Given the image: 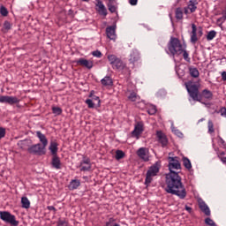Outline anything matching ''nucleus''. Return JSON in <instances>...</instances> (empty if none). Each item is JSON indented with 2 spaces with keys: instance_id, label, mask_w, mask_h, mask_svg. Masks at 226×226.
I'll return each instance as SVG.
<instances>
[{
  "instance_id": "nucleus-5",
  "label": "nucleus",
  "mask_w": 226,
  "mask_h": 226,
  "mask_svg": "<svg viewBox=\"0 0 226 226\" xmlns=\"http://www.w3.org/2000/svg\"><path fill=\"white\" fill-rule=\"evenodd\" d=\"M107 57L113 70H123V68H124V64H123V60L117 57V56L109 54Z\"/></svg>"
},
{
  "instance_id": "nucleus-13",
  "label": "nucleus",
  "mask_w": 226,
  "mask_h": 226,
  "mask_svg": "<svg viewBox=\"0 0 226 226\" xmlns=\"http://www.w3.org/2000/svg\"><path fill=\"white\" fill-rule=\"evenodd\" d=\"M80 171L87 172L91 170V159L89 157L83 156L82 161L79 163Z\"/></svg>"
},
{
  "instance_id": "nucleus-35",
  "label": "nucleus",
  "mask_w": 226,
  "mask_h": 226,
  "mask_svg": "<svg viewBox=\"0 0 226 226\" xmlns=\"http://www.w3.org/2000/svg\"><path fill=\"white\" fill-rule=\"evenodd\" d=\"M115 158L116 160H122V158H124V152L122 150H117Z\"/></svg>"
},
{
  "instance_id": "nucleus-27",
  "label": "nucleus",
  "mask_w": 226,
  "mask_h": 226,
  "mask_svg": "<svg viewBox=\"0 0 226 226\" xmlns=\"http://www.w3.org/2000/svg\"><path fill=\"white\" fill-rule=\"evenodd\" d=\"M115 3H116V1H110V0H109V3H108V4H107L108 10H109L111 13H116V11H117V7H116V5H114Z\"/></svg>"
},
{
  "instance_id": "nucleus-38",
  "label": "nucleus",
  "mask_w": 226,
  "mask_h": 226,
  "mask_svg": "<svg viewBox=\"0 0 226 226\" xmlns=\"http://www.w3.org/2000/svg\"><path fill=\"white\" fill-rule=\"evenodd\" d=\"M172 132L177 135V137H178L179 139H183L184 134L183 132H181V131H179V129L173 128Z\"/></svg>"
},
{
  "instance_id": "nucleus-17",
  "label": "nucleus",
  "mask_w": 226,
  "mask_h": 226,
  "mask_svg": "<svg viewBox=\"0 0 226 226\" xmlns=\"http://www.w3.org/2000/svg\"><path fill=\"white\" fill-rule=\"evenodd\" d=\"M106 34L109 40L116 41L117 35L116 34V26H110L106 28Z\"/></svg>"
},
{
  "instance_id": "nucleus-48",
  "label": "nucleus",
  "mask_w": 226,
  "mask_h": 226,
  "mask_svg": "<svg viewBox=\"0 0 226 226\" xmlns=\"http://www.w3.org/2000/svg\"><path fill=\"white\" fill-rule=\"evenodd\" d=\"M89 98H92V100H94V101L98 102V103H100V97H98V96H96V95H94V96H93V93H91V94H89Z\"/></svg>"
},
{
  "instance_id": "nucleus-49",
  "label": "nucleus",
  "mask_w": 226,
  "mask_h": 226,
  "mask_svg": "<svg viewBox=\"0 0 226 226\" xmlns=\"http://www.w3.org/2000/svg\"><path fill=\"white\" fill-rule=\"evenodd\" d=\"M220 114H221V116H222V117H225L226 118V108H222L221 109H220Z\"/></svg>"
},
{
  "instance_id": "nucleus-31",
  "label": "nucleus",
  "mask_w": 226,
  "mask_h": 226,
  "mask_svg": "<svg viewBox=\"0 0 226 226\" xmlns=\"http://www.w3.org/2000/svg\"><path fill=\"white\" fill-rule=\"evenodd\" d=\"M215 38H216V31L211 30L210 32L207 33V41H211L212 40H215Z\"/></svg>"
},
{
  "instance_id": "nucleus-8",
  "label": "nucleus",
  "mask_w": 226,
  "mask_h": 226,
  "mask_svg": "<svg viewBox=\"0 0 226 226\" xmlns=\"http://www.w3.org/2000/svg\"><path fill=\"white\" fill-rule=\"evenodd\" d=\"M0 218L5 223H10L11 225L17 226L19 225V221H17L14 215L8 211H0Z\"/></svg>"
},
{
  "instance_id": "nucleus-20",
  "label": "nucleus",
  "mask_w": 226,
  "mask_h": 226,
  "mask_svg": "<svg viewBox=\"0 0 226 226\" xmlns=\"http://www.w3.org/2000/svg\"><path fill=\"white\" fill-rule=\"evenodd\" d=\"M35 133L37 139H39V141L41 142V145L47 147V146H49V139H47V136H45V134H43L41 131H37Z\"/></svg>"
},
{
  "instance_id": "nucleus-52",
  "label": "nucleus",
  "mask_w": 226,
  "mask_h": 226,
  "mask_svg": "<svg viewBox=\"0 0 226 226\" xmlns=\"http://www.w3.org/2000/svg\"><path fill=\"white\" fill-rule=\"evenodd\" d=\"M47 209H48L49 211H54V213H56V211H57V209H56V208L54 207V206H48V207H47Z\"/></svg>"
},
{
  "instance_id": "nucleus-21",
  "label": "nucleus",
  "mask_w": 226,
  "mask_h": 226,
  "mask_svg": "<svg viewBox=\"0 0 226 226\" xmlns=\"http://www.w3.org/2000/svg\"><path fill=\"white\" fill-rule=\"evenodd\" d=\"M101 84L104 87H110L114 86V81L110 76H105L103 79H101Z\"/></svg>"
},
{
  "instance_id": "nucleus-32",
  "label": "nucleus",
  "mask_w": 226,
  "mask_h": 226,
  "mask_svg": "<svg viewBox=\"0 0 226 226\" xmlns=\"http://www.w3.org/2000/svg\"><path fill=\"white\" fill-rule=\"evenodd\" d=\"M156 106L154 105H150L147 109V113L150 115V116H154V114H156Z\"/></svg>"
},
{
  "instance_id": "nucleus-43",
  "label": "nucleus",
  "mask_w": 226,
  "mask_h": 226,
  "mask_svg": "<svg viewBox=\"0 0 226 226\" xmlns=\"http://www.w3.org/2000/svg\"><path fill=\"white\" fill-rule=\"evenodd\" d=\"M19 147L21 149H26V146H27V141L26 140H21L18 143Z\"/></svg>"
},
{
  "instance_id": "nucleus-9",
  "label": "nucleus",
  "mask_w": 226,
  "mask_h": 226,
  "mask_svg": "<svg viewBox=\"0 0 226 226\" xmlns=\"http://www.w3.org/2000/svg\"><path fill=\"white\" fill-rule=\"evenodd\" d=\"M0 103H6L7 105H19L20 99L17 96L0 95Z\"/></svg>"
},
{
  "instance_id": "nucleus-22",
  "label": "nucleus",
  "mask_w": 226,
  "mask_h": 226,
  "mask_svg": "<svg viewBox=\"0 0 226 226\" xmlns=\"http://www.w3.org/2000/svg\"><path fill=\"white\" fill-rule=\"evenodd\" d=\"M200 209L207 215L211 216V210L209 209V207H207V204L204 201L199 202Z\"/></svg>"
},
{
  "instance_id": "nucleus-56",
  "label": "nucleus",
  "mask_w": 226,
  "mask_h": 226,
  "mask_svg": "<svg viewBox=\"0 0 226 226\" xmlns=\"http://www.w3.org/2000/svg\"><path fill=\"white\" fill-rule=\"evenodd\" d=\"M222 163H226V157H220Z\"/></svg>"
},
{
  "instance_id": "nucleus-25",
  "label": "nucleus",
  "mask_w": 226,
  "mask_h": 226,
  "mask_svg": "<svg viewBox=\"0 0 226 226\" xmlns=\"http://www.w3.org/2000/svg\"><path fill=\"white\" fill-rule=\"evenodd\" d=\"M21 207L23 209H29L31 207V201H29V199L26 196L21 198Z\"/></svg>"
},
{
  "instance_id": "nucleus-18",
  "label": "nucleus",
  "mask_w": 226,
  "mask_h": 226,
  "mask_svg": "<svg viewBox=\"0 0 226 226\" xmlns=\"http://www.w3.org/2000/svg\"><path fill=\"white\" fill-rule=\"evenodd\" d=\"M51 166L56 170H61L63 169V164L61 163V159L58 155H53L51 159Z\"/></svg>"
},
{
  "instance_id": "nucleus-51",
  "label": "nucleus",
  "mask_w": 226,
  "mask_h": 226,
  "mask_svg": "<svg viewBox=\"0 0 226 226\" xmlns=\"http://www.w3.org/2000/svg\"><path fill=\"white\" fill-rule=\"evenodd\" d=\"M137 3H139V0H129V4L132 6H137Z\"/></svg>"
},
{
  "instance_id": "nucleus-11",
  "label": "nucleus",
  "mask_w": 226,
  "mask_h": 226,
  "mask_svg": "<svg viewBox=\"0 0 226 226\" xmlns=\"http://www.w3.org/2000/svg\"><path fill=\"white\" fill-rule=\"evenodd\" d=\"M142 133H144V123L138 122L134 126V130L131 132V135L133 137V139L139 140Z\"/></svg>"
},
{
  "instance_id": "nucleus-14",
  "label": "nucleus",
  "mask_w": 226,
  "mask_h": 226,
  "mask_svg": "<svg viewBox=\"0 0 226 226\" xmlns=\"http://www.w3.org/2000/svg\"><path fill=\"white\" fill-rule=\"evenodd\" d=\"M197 4H199L197 0H190L187 6L184 8L185 14L194 13L197 10Z\"/></svg>"
},
{
  "instance_id": "nucleus-1",
  "label": "nucleus",
  "mask_w": 226,
  "mask_h": 226,
  "mask_svg": "<svg viewBox=\"0 0 226 226\" xmlns=\"http://www.w3.org/2000/svg\"><path fill=\"white\" fill-rule=\"evenodd\" d=\"M181 170V163L179 157H169V170L170 173L166 175V187L165 192L171 195H177L181 200L186 199V188L181 181L179 173L174 170Z\"/></svg>"
},
{
  "instance_id": "nucleus-36",
  "label": "nucleus",
  "mask_w": 226,
  "mask_h": 226,
  "mask_svg": "<svg viewBox=\"0 0 226 226\" xmlns=\"http://www.w3.org/2000/svg\"><path fill=\"white\" fill-rule=\"evenodd\" d=\"M182 54L185 61H186L187 63H190L192 61V59L190 58V54H188V51H186L185 49H183Z\"/></svg>"
},
{
  "instance_id": "nucleus-12",
  "label": "nucleus",
  "mask_w": 226,
  "mask_h": 226,
  "mask_svg": "<svg viewBox=\"0 0 226 226\" xmlns=\"http://www.w3.org/2000/svg\"><path fill=\"white\" fill-rule=\"evenodd\" d=\"M136 154L139 160H142V162H149V148L144 147H139L137 150Z\"/></svg>"
},
{
  "instance_id": "nucleus-4",
  "label": "nucleus",
  "mask_w": 226,
  "mask_h": 226,
  "mask_svg": "<svg viewBox=\"0 0 226 226\" xmlns=\"http://www.w3.org/2000/svg\"><path fill=\"white\" fill-rule=\"evenodd\" d=\"M158 172H160V164H158V162H155L154 165L149 167L145 179V185H147V186L151 185L153 182V177L158 176Z\"/></svg>"
},
{
  "instance_id": "nucleus-15",
  "label": "nucleus",
  "mask_w": 226,
  "mask_h": 226,
  "mask_svg": "<svg viewBox=\"0 0 226 226\" xmlns=\"http://www.w3.org/2000/svg\"><path fill=\"white\" fill-rule=\"evenodd\" d=\"M156 137L158 139V142L162 144V147H166L167 144H169V139H167V135L163 133L162 131L156 132Z\"/></svg>"
},
{
  "instance_id": "nucleus-37",
  "label": "nucleus",
  "mask_w": 226,
  "mask_h": 226,
  "mask_svg": "<svg viewBox=\"0 0 226 226\" xmlns=\"http://www.w3.org/2000/svg\"><path fill=\"white\" fill-rule=\"evenodd\" d=\"M0 14L2 15V17H8V9L2 5L0 7Z\"/></svg>"
},
{
  "instance_id": "nucleus-6",
  "label": "nucleus",
  "mask_w": 226,
  "mask_h": 226,
  "mask_svg": "<svg viewBox=\"0 0 226 226\" xmlns=\"http://www.w3.org/2000/svg\"><path fill=\"white\" fill-rule=\"evenodd\" d=\"M28 153L30 154H37L38 156H43L47 153V147L41 145V143H37L30 146L27 148Z\"/></svg>"
},
{
  "instance_id": "nucleus-7",
  "label": "nucleus",
  "mask_w": 226,
  "mask_h": 226,
  "mask_svg": "<svg viewBox=\"0 0 226 226\" xmlns=\"http://www.w3.org/2000/svg\"><path fill=\"white\" fill-rule=\"evenodd\" d=\"M192 32H191V43L195 45L197 41H199V38H202V34H204V32L202 30V27L197 28V26L195 24H192Z\"/></svg>"
},
{
  "instance_id": "nucleus-33",
  "label": "nucleus",
  "mask_w": 226,
  "mask_h": 226,
  "mask_svg": "<svg viewBox=\"0 0 226 226\" xmlns=\"http://www.w3.org/2000/svg\"><path fill=\"white\" fill-rule=\"evenodd\" d=\"M52 112L55 114V116H61L63 114V109L59 107H53Z\"/></svg>"
},
{
  "instance_id": "nucleus-3",
  "label": "nucleus",
  "mask_w": 226,
  "mask_h": 226,
  "mask_svg": "<svg viewBox=\"0 0 226 226\" xmlns=\"http://www.w3.org/2000/svg\"><path fill=\"white\" fill-rule=\"evenodd\" d=\"M184 49H186V46H184L179 39L176 37H171L168 43V50L171 56H181Z\"/></svg>"
},
{
  "instance_id": "nucleus-16",
  "label": "nucleus",
  "mask_w": 226,
  "mask_h": 226,
  "mask_svg": "<svg viewBox=\"0 0 226 226\" xmlns=\"http://www.w3.org/2000/svg\"><path fill=\"white\" fill-rule=\"evenodd\" d=\"M76 64L79 66H84L85 68H87V70H91L94 66V63L91 60H87L86 58H79L76 61Z\"/></svg>"
},
{
  "instance_id": "nucleus-28",
  "label": "nucleus",
  "mask_w": 226,
  "mask_h": 226,
  "mask_svg": "<svg viewBox=\"0 0 226 226\" xmlns=\"http://www.w3.org/2000/svg\"><path fill=\"white\" fill-rule=\"evenodd\" d=\"M128 100H130V102H140V96H139L137 93L132 92L128 96Z\"/></svg>"
},
{
  "instance_id": "nucleus-2",
  "label": "nucleus",
  "mask_w": 226,
  "mask_h": 226,
  "mask_svg": "<svg viewBox=\"0 0 226 226\" xmlns=\"http://www.w3.org/2000/svg\"><path fill=\"white\" fill-rule=\"evenodd\" d=\"M185 86L189 93V96L193 100V102H199L202 103V99L205 100H213V92L208 89H204L201 92V94L199 95V87L193 81H187L185 83Z\"/></svg>"
},
{
  "instance_id": "nucleus-24",
  "label": "nucleus",
  "mask_w": 226,
  "mask_h": 226,
  "mask_svg": "<svg viewBox=\"0 0 226 226\" xmlns=\"http://www.w3.org/2000/svg\"><path fill=\"white\" fill-rule=\"evenodd\" d=\"M189 75H191V77H192L193 79H199V77L200 76V72H199V69H197V67L190 66Z\"/></svg>"
},
{
  "instance_id": "nucleus-26",
  "label": "nucleus",
  "mask_w": 226,
  "mask_h": 226,
  "mask_svg": "<svg viewBox=\"0 0 226 226\" xmlns=\"http://www.w3.org/2000/svg\"><path fill=\"white\" fill-rule=\"evenodd\" d=\"M80 186V180L74 179L70 182L69 190H77Z\"/></svg>"
},
{
  "instance_id": "nucleus-40",
  "label": "nucleus",
  "mask_w": 226,
  "mask_h": 226,
  "mask_svg": "<svg viewBox=\"0 0 226 226\" xmlns=\"http://www.w3.org/2000/svg\"><path fill=\"white\" fill-rule=\"evenodd\" d=\"M167 95V92L163 89L162 90H159L157 93H156V96L157 98H163L164 96Z\"/></svg>"
},
{
  "instance_id": "nucleus-41",
  "label": "nucleus",
  "mask_w": 226,
  "mask_h": 226,
  "mask_svg": "<svg viewBox=\"0 0 226 226\" xmlns=\"http://www.w3.org/2000/svg\"><path fill=\"white\" fill-rule=\"evenodd\" d=\"M85 103L88 106V109H94V103L93 102V100L91 99H87L85 101Z\"/></svg>"
},
{
  "instance_id": "nucleus-53",
  "label": "nucleus",
  "mask_w": 226,
  "mask_h": 226,
  "mask_svg": "<svg viewBox=\"0 0 226 226\" xmlns=\"http://www.w3.org/2000/svg\"><path fill=\"white\" fill-rule=\"evenodd\" d=\"M221 76H222V79L225 81L226 80V72H222Z\"/></svg>"
},
{
  "instance_id": "nucleus-50",
  "label": "nucleus",
  "mask_w": 226,
  "mask_h": 226,
  "mask_svg": "<svg viewBox=\"0 0 226 226\" xmlns=\"http://www.w3.org/2000/svg\"><path fill=\"white\" fill-rule=\"evenodd\" d=\"M114 222H116V219L114 218H109L108 222H106L105 225L106 226H110L111 223H114Z\"/></svg>"
},
{
  "instance_id": "nucleus-19",
  "label": "nucleus",
  "mask_w": 226,
  "mask_h": 226,
  "mask_svg": "<svg viewBox=\"0 0 226 226\" xmlns=\"http://www.w3.org/2000/svg\"><path fill=\"white\" fill-rule=\"evenodd\" d=\"M96 11H98L99 15H102L103 17H107V8L105 4H103L102 1H98L96 4Z\"/></svg>"
},
{
  "instance_id": "nucleus-39",
  "label": "nucleus",
  "mask_w": 226,
  "mask_h": 226,
  "mask_svg": "<svg viewBox=\"0 0 226 226\" xmlns=\"http://www.w3.org/2000/svg\"><path fill=\"white\" fill-rule=\"evenodd\" d=\"M205 223L208 226H216V223L215 222V221H213V219L209 217L205 219Z\"/></svg>"
},
{
  "instance_id": "nucleus-45",
  "label": "nucleus",
  "mask_w": 226,
  "mask_h": 226,
  "mask_svg": "<svg viewBox=\"0 0 226 226\" xmlns=\"http://www.w3.org/2000/svg\"><path fill=\"white\" fill-rule=\"evenodd\" d=\"M6 135V129L0 127V139H4Z\"/></svg>"
},
{
  "instance_id": "nucleus-44",
  "label": "nucleus",
  "mask_w": 226,
  "mask_h": 226,
  "mask_svg": "<svg viewBox=\"0 0 226 226\" xmlns=\"http://www.w3.org/2000/svg\"><path fill=\"white\" fill-rule=\"evenodd\" d=\"M92 56H94V57H102V51L100 50H94L92 52Z\"/></svg>"
},
{
  "instance_id": "nucleus-34",
  "label": "nucleus",
  "mask_w": 226,
  "mask_h": 226,
  "mask_svg": "<svg viewBox=\"0 0 226 226\" xmlns=\"http://www.w3.org/2000/svg\"><path fill=\"white\" fill-rule=\"evenodd\" d=\"M208 133H215V124L212 120H208L207 123Z\"/></svg>"
},
{
  "instance_id": "nucleus-47",
  "label": "nucleus",
  "mask_w": 226,
  "mask_h": 226,
  "mask_svg": "<svg viewBox=\"0 0 226 226\" xmlns=\"http://www.w3.org/2000/svg\"><path fill=\"white\" fill-rule=\"evenodd\" d=\"M4 29H6L8 31V30L11 29V24H10L9 21H4Z\"/></svg>"
},
{
  "instance_id": "nucleus-57",
  "label": "nucleus",
  "mask_w": 226,
  "mask_h": 226,
  "mask_svg": "<svg viewBox=\"0 0 226 226\" xmlns=\"http://www.w3.org/2000/svg\"><path fill=\"white\" fill-rule=\"evenodd\" d=\"M225 154V152H221V153H219V158H221V156H223Z\"/></svg>"
},
{
  "instance_id": "nucleus-29",
  "label": "nucleus",
  "mask_w": 226,
  "mask_h": 226,
  "mask_svg": "<svg viewBox=\"0 0 226 226\" xmlns=\"http://www.w3.org/2000/svg\"><path fill=\"white\" fill-rule=\"evenodd\" d=\"M175 17L177 20H183V9L181 7L176 9Z\"/></svg>"
},
{
  "instance_id": "nucleus-46",
  "label": "nucleus",
  "mask_w": 226,
  "mask_h": 226,
  "mask_svg": "<svg viewBox=\"0 0 226 226\" xmlns=\"http://www.w3.org/2000/svg\"><path fill=\"white\" fill-rule=\"evenodd\" d=\"M217 142L219 146H222V147H226L225 140H223L222 137H219Z\"/></svg>"
},
{
  "instance_id": "nucleus-10",
  "label": "nucleus",
  "mask_w": 226,
  "mask_h": 226,
  "mask_svg": "<svg viewBox=\"0 0 226 226\" xmlns=\"http://www.w3.org/2000/svg\"><path fill=\"white\" fill-rule=\"evenodd\" d=\"M141 61L140 52L138 49H132L129 56V63L134 66H139V64Z\"/></svg>"
},
{
  "instance_id": "nucleus-58",
  "label": "nucleus",
  "mask_w": 226,
  "mask_h": 226,
  "mask_svg": "<svg viewBox=\"0 0 226 226\" xmlns=\"http://www.w3.org/2000/svg\"><path fill=\"white\" fill-rule=\"evenodd\" d=\"M83 1H89V0H83Z\"/></svg>"
},
{
  "instance_id": "nucleus-42",
  "label": "nucleus",
  "mask_w": 226,
  "mask_h": 226,
  "mask_svg": "<svg viewBox=\"0 0 226 226\" xmlns=\"http://www.w3.org/2000/svg\"><path fill=\"white\" fill-rule=\"evenodd\" d=\"M56 226H68V222L59 219L56 222Z\"/></svg>"
},
{
  "instance_id": "nucleus-23",
  "label": "nucleus",
  "mask_w": 226,
  "mask_h": 226,
  "mask_svg": "<svg viewBox=\"0 0 226 226\" xmlns=\"http://www.w3.org/2000/svg\"><path fill=\"white\" fill-rule=\"evenodd\" d=\"M57 142L56 141H51L49 147V149L52 154V156H57Z\"/></svg>"
},
{
  "instance_id": "nucleus-54",
  "label": "nucleus",
  "mask_w": 226,
  "mask_h": 226,
  "mask_svg": "<svg viewBox=\"0 0 226 226\" xmlns=\"http://www.w3.org/2000/svg\"><path fill=\"white\" fill-rule=\"evenodd\" d=\"M201 103L203 104V105H205V106H207V108H209V107H211V103H209V102H202L201 101Z\"/></svg>"
},
{
  "instance_id": "nucleus-30",
  "label": "nucleus",
  "mask_w": 226,
  "mask_h": 226,
  "mask_svg": "<svg viewBox=\"0 0 226 226\" xmlns=\"http://www.w3.org/2000/svg\"><path fill=\"white\" fill-rule=\"evenodd\" d=\"M183 165L187 169V170H190L192 169V162L187 157H183L182 159Z\"/></svg>"
},
{
  "instance_id": "nucleus-55",
  "label": "nucleus",
  "mask_w": 226,
  "mask_h": 226,
  "mask_svg": "<svg viewBox=\"0 0 226 226\" xmlns=\"http://www.w3.org/2000/svg\"><path fill=\"white\" fill-rule=\"evenodd\" d=\"M185 211H188V213H192V207L185 206Z\"/></svg>"
}]
</instances>
